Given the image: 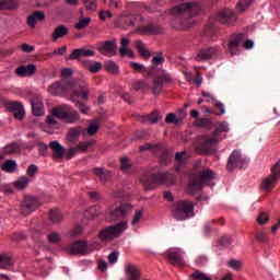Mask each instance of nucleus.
<instances>
[{"instance_id":"f8f14e48","label":"nucleus","mask_w":280,"mask_h":280,"mask_svg":"<svg viewBox=\"0 0 280 280\" xmlns=\"http://www.w3.org/2000/svg\"><path fill=\"white\" fill-rule=\"evenodd\" d=\"M96 49L102 56H108V58L117 55V39L98 42Z\"/></svg>"},{"instance_id":"7c9ffc66","label":"nucleus","mask_w":280,"mask_h":280,"mask_svg":"<svg viewBox=\"0 0 280 280\" xmlns=\"http://www.w3.org/2000/svg\"><path fill=\"white\" fill-rule=\"evenodd\" d=\"M183 116H176V114L174 113H170L166 115L165 118V122L166 124H180V121H183V119H185V117H187V112L186 110H182Z\"/></svg>"},{"instance_id":"f3484780","label":"nucleus","mask_w":280,"mask_h":280,"mask_svg":"<svg viewBox=\"0 0 280 280\" xmlns=\"http://www.w3.org/2000/svg\"><path fill=\"white\" fill-rule=\"evenodd\" d=\"M245 38L246 35L243 33L232 36L228 44V51L231 54V56H235V54H237V47H240L242 43H244Z\"/></svg>"},{"instance_id":"8fccbe9b","label":"nucleus","mask_w":280,"mask_h":280,"mask_svg":"<svg viewBox=\"0 0 280 280\" xmlns=\"http://www.w3.org/2000/svg\"><path fill=\"white\" fill-rule=\"evenodd\" d=\"M135 91H145L150 89V84L145 81H137L133 83Z\"/></svg>"},{"instance_id":"4be33fe9","label":"nucleus","mask_w":280,"mask_h":280,"mask_svg":"<svg viewBox=\"0 0 280 280\" xmlns=\"http://www.w3.org/2000/svg\"><path fill=\"white\" fill-rule=\"evenodd\" d=\"M95 56V50H89L86 48L74 49L69 56V60H80V58H91Z\"/></svg>"},{"instance_id":"338daca9","label":"nucleus","mask_w":280,"mask_h":280,"mask_svg":"<svg viewBox=\"0 0 280 280\" xmlns=\"http://www.w3.org/2000/svg\"><path fill=\"white\" fill-rule=\"evenodd\" d=\"M256 240L261 244H266V242H268V234H266V232H257Z\"/></svg>"},{"instance_id":"3c124183","label":"nucleus","mask_w":280,"mask_h":280,"mask_svg":"<svg viewBox=\"0 0 280 280\" xmlns=\"http://www.w3.org/2000/svg\"><path fill=\"white\" fill-rule=\"evenodd\" d=\"M132 164L130 163V159L128 158H121L120 159V170L122 172H128V170H131Z\"/></svg>"},{"instance_id":"6e6552de","label":"nucleus","mask_w":280,"mask_h":280,"mask_svg":"<svg viewBox=\"0 0 280 280\" xmlns=\"http://www.w3.org/2000/svg\"><path fill=\"white\" fill-rule=\"evenodd\" d=\"M194 207L195 205L190 200L179 201L175 205L173 217L175 220H189V218L196 215Z\"/></svg>"},{"instance_id":"de8ad7c7","label":"nucleus","mask_w":280,"mask_h":280,"mask_svg":"<svg viewBox=\"0 0 280 280\" xmlns=\"http://www.w3.org/2000/svg\"><path fill=\"white\" fill-rule=\"evenodd\" d=\"M100 130V125L96 122H92L88 126L86 133L89 137H95Z\"/></svg>"},{"instance_id":"603ef678","label":"nucleus","mask_w":280,"mask_h":280,"mask_svg":"<svg viewBox=\"0 0 280 280\" xmlns=\"http://www.w3.org/2000/svg\"><path fill=\"white\" fill-rule=\"evenodd\" d=\"M46 124L57 129L60 128V122L56 121V116H54V114L46 117Z\"/></svg>"},{"instance_id":"774afa93","label":"nucleus","mask_w":280,"mask_h":280,"mask_svg":"<svg viewBox=\"0 0 280 280\" xmlns=\"http://www.w3.org/2000/svg\"><path fill=\"white\" fill-rule=\"evenodd\" d=\"M35 1H36L37 8H49L50 4L52 3L51 0H35Z\"/></svg>"},{"instance_id":"a19ab883","label":"nucleus","mask_w":280,"mask_h":280,"mask_svg":"<svg viewBox=\"0 0 280 280\" xmlns=\"http://www.w3.org/2000/svg\"><path fill=\"white\" fill-rule=\"evenodd\" d=\"M135 21L136 19L132 15H124L120 18V23L125 28L135 26Z\"/></svg>"},{"instance_id":"680f3d73","label":"nucleus","mask_w":280,"mask_h":280,"mask_svg":"<svg viewBox=\"0 0 280 280\" xmlns=\"http://www.w3.org/2000/svg\"><path fill=\"white\" fill-rule=\"evenodd\" d=\"M83 231L82 225H77L71 230L69 235L70 237H78V235H82Z\"/></svg>"},{"instance_id":"2f4dec72","label":"nucleus","mask_w":280,"mask_h":280,"mask_svg":"<svg viewBox=\"0 0 280 280\" xmlns=\"http://www.w3.org/2000/svg\"><path fill=\"white\" fill-rule=\"evenodd\" d=\"M19 152H21V145L16 142H12L4 147L2 154L5 156V154H19Z\"/></svg>"},{"instance_id":"473e14b6","label":"nucleus","mask_w":280,"mask_h":280,"mask_svg":"<svg viewBox=\"0 0 280 280\" xmlns=\"http://www.w3.org/2000/svg\"><path fill=\"white\" fill-rule=\"evenodd\" d=\"M96 141L95 140H89L84 142H79L77 144V150L84 154L85 152H89V148H93L95 145Z\"/></svg>"},{"instance_id":"aec40b11","label":"nucleus","mask_w":280,"mask_h":280,"mask_svg":"<svg viewBox=\"0 0 280 280\" xmlns=\"http://www.w3.org/2000/svg\"><path fill=\"white\" fill-rule=\"evenodd\" d=\"M37 71L36 65L31 63L27 66H20L15 69L16 75H20V78H32Z\"/></svg>"},{"instance_id":"a18cd8bd","label":"nucleus","mask_w":280,"mask_h":280,"mask_svg":"<svg viewBox=\"0 0 280 280\" xmlns=\"http://www.w3.org/2000/svg\"><path fill=\"white\" fill-rule=\"evenodd\" d=\"M191 280H211V277L207 276V273L196 270L194 273L190 275Z\"/></svg>"},{"instance_id":"37998d69","label":"nucleus","mask_w":280,"mask_h":280,"mask_svg":"<svg viewBox=\"0 0 280 280\" xmlns=\"http://www.w3.org/2000/svg\"><path fill=\"white\" fill-rule=\"evenodd\" d=\"M91 24V18H80L79 22L74 25L75 30H85Z\"/></svg>"},{"instance_id":"09e8293b","label":"nucleus","mask_w":280,"mask_h":280,"mask_svg":"<svg viewBox=\"0 0 280 280\" xmlns=\"http://www.w3.org/2000/svg\"><path fill=\"white\" fill-rule=\"evenodd\" d=\"M47 237H48L49 244H60V240H61L60 233L51 232L50 234H48Z\"/></svg>"},{"instance_id":"6ab92c4d","label":"nucleus","mask_w":280,"mask_h":280,"mask_svg":"<svg viewBox=\"0 0 280 280\" xmlns=\"http://www.w3.org/2000/svg\"><path fill=\"white\" fill-rule=\"evenodd\" d=\"M88 244L85 241H77L69 245V255H84L86 253Z\"/></svg>"},{"instance_id":"a878e982","label":"nucleus","mask_w":280,"mask_h":280,"mask_svg":"<svg viewBox=\"0 0 280 280\" xmlns=\"http://www.w3.org/2000/svg\"><path fill=\"white\" fill-rule=\"evenodd\" d=\"M92 174H94L101 183H106L113 176V173L104 167L92 168Z\"/></svg>"},{"instance_id":"4c0bfd02","label":"nucleus","mask_w":280,"mask_h":280,"mask_svg":"<svg viewBox=\"0 0 280 280\" xmlns=\"http://www.w3.org/2000/svg\"><path fill=\"white\" fill-rule=\"evenodd\" d=\"M49 218L52 224H60L62 222V212L60 210H50Z\"/></svg>"},{"instance_id":"4d7b16f0","label":"nucleus","mask_w":280,"mask_h":280,"mask_svg":"<svg viewBox=\"0 0 280 280\" xmlns=\"http://www.w3.org/2000/svg\"><path fill=\"white\" fill-rule=\"evenodd\" d=\"M129 65L136 73H144V71H145V67L141 63L131 61V62H129Z\"/></svg>"},{"instance_id":"0eeeda50","label":"nucleus","mask_w":280,"mask_h":280,"mask_svg":"<svg viewBox=\"0 0 280 280\" xmlns=\"http://www.w3.org/2000/svg\"><path fill=\"white\" fill-rule=\"evenodd\" d=\"M51 113L57 119L65 121V124H77V121H80V114L67 105L55 107L51 109Z\"/></svg>"},{"instance_id":"5701e85b","label":"nucleus","mask_w":280,"mask_h":280,"mask_svg":"<svg viewBox=\"0 0 280 280\" xmlns=\"http://www.w3.org/2000/svg\"><path fill=\"white\" fill-rule=\"evenodd\" d=\"M279 178H280V175H275L273 173H271V176H268L265 179H262V183L260 186L261 189H264V191H272Z\"/></svg>"},{"instance_id":"9d476101","label":"nucleus","mask_w":280,"mask_h":280,"mask_svg":"<svg viewBox=\"0 0 280 280\" xmlns=\"http://www.w3.org/2000/svg\"><path fill=\"white\" fill-rule=\"evenodd\" d=\"M40 207V201L34 196L26 195L20 205V211L22 215H30L33 211H36Z\"/></svg>"},{"instance_id":"864d4df0","label":"nucleus","mask_w":280,"mask_h":280,"mask_svg":"<svg viewBox=\"0 0 280 280\" xmlns=\"http://www.w3.org/2000/svg\"><path fill=\"white\" fill-rule=\"evenodd\" d=\"M12 266V259L0 254V268H10Z\"/></svg>"},{"instance_id":"1a4fd4ad","label":"nucleus","mask_w":280,"mask_h":280,"mask_svg":"<svg viewBox=\"0 0 280 280\" xmlns=\"http://www.w3.org/2000/svg\"><path fill=\"white\" fill-rule=\"evenodd\" d=\"M163 84H172V77L165 70H161V73L155 75L152 80L151 92L153 95H161L163 92Z\"/></svg>"},{"instance_id":"c85d7f7f","label":"nucleus","mask_w":280,"mask_h":280,"mask_svg":"<svg viewBox=\"0 0 280 280\" xmlns=\"http://www.w3.org/2000/svg\"><path fill=\"white\" fill-rule=\"evenodd\" d=\"M82 66L90 71V73H100V71H102V62L100 61L85 60L82 61Z\"/></svg>"},{"instance_id":"5fc2aeb1","label":"nucleus","mask_w":280,"mask_h":280,"mask_svg":"<svg viewBox=\"0 0 280 280\" xmlns=\"http://www.w3.org/2000/svg\"><path fill=\"white\" fill-rule=\"evenodd\" d=\"M270 221V215L268 212H260L259 215L257 217V222L258 224H268Z\"/></svg>"},{"instance_id":"e433bc0d","label":"nucleus","mask_w":280,"mask_h":280,"mask_svg":"<svg viewBox=\"0 0 280 280\" xmlns=\"http://www.w3.org/2000/svg\"><path fill=\"white\" fill-rule=\"evenodd\" d=\"M1 170L12 174V172L16 170V162L14 160H7L3 164H1Z\"/></svg>"},{"instance_id":"2eb2a0df","label":"nucleus","mask_w":280,"mask_h":280,"mask_svg":"<svg viewBox=\"0 0 280 280\" xmlns=\"http://www.w3.org/2000/svg\"><path fill=\"white\" fill-rule=\"evenodd\" d=\"M166 261L172 266H177L178 268H183L187 266L185 262V258H183V252L180 250H168L165 255Z\"/></svg>"},{"instance_id":"b1692460","label":"nucleus","mask_w":280,"mask_h":280,"mask_svg":"<svg viewBox=\"0 0 280 280\" xmlns=\"http://www.w3.org/2000/svg\"><path fill=\"white\" fill-rule=\"evenodd\" d=\"M139 32L144 36H149V34H163L165 30L159 24H149L147 26L140 27Z\"/></svg>"},{"instance_id":"7ed1b4c3","label":"nucleus","mask_w":280,"mask_h":280,"mask_svg":"<svg viewBox=\"0 0 280 280\" xmlns=\"http://www.w3.org/2000/svg\"><path fill=\"white\" fill-rule=\"evenodd\" d=\"M140 182L143 185L144 191H150V189H156L160 185H176V176L170 172H160L150 177L144 175L140 178Z\"/></svg>"},{"instance_id":"bf43d9fd","label":"nucleus","mask_w":280,"mask_h":280,"mask_svg":"<svg viewBox=\"0 0 280 280\" xmlns=\"http://www.w3.org/2000/svg\"><path fill=\"white\" fill-rule=\"evenodd\" d=\"M228 266L233 270H242V260L230 259Z\"/></svg>"},{"instance_id":"cd10ccee","label":"nucleus","mask_w":280,"mask_h":280,"mask_svg":"<svg viewBox=\"0 0 280 280\" xmlns=\"http://www.w3.org/2000/svg\"><path fill=\"white\" fill-rule=\"evenodd\" d=\"M65 36H69V27L61 24L57 27H55L52 34H51V40L52 43H57L59 38H65Z\"/></svg>"},{"instance_id":"e2e57ef3","label":"nucleus","mask_w":280,"mask_h":280,"mask_svg":"<svg viewBox=\"0 0 280 280\" xmlns=\"http://www.w3.org/2000/svg\"><path fill=\"white\" fill-rule=\"evenodd\" d=\"M162 117L159 115V113L154 112L151 115L147 116V121H149L150 124H158L159 119H161Z\"/></svg>"},{"instance_id":"79ce46f5","label":"nucleus","mask_w":280,"mask_h":280,"mask_svg":"<svg viewBox=\"0 0 280 280\" xmlns=\"http://www.w3.org/2000/svg\"><path fill=\"white\" fill-rule=\"evenodd\" d=\"M15 189H25L30 185V178L20 177L16 182L13 183Z\"/></svg>"},{"instance_id":"58836bf2","label":"nucleus","mask_w":280,"mask_h":280,"mask_svg":"<svg viewBox=\"0 0 280 280\" xmlns=\"http://www.w3.org/2000/svg\"><path fill=\"white\" fill-rule=\"evenodd\" d=\"M186 154L185 151H182V152H177L175 154V161H176V164H175V172H180V170H183V164L185 163V161H183V156Z\"/></svg>"},{"instance_id":"412c9836","label":"nucleus","mask_w":280,"mask_h":280,"mask_svg":"<svg viewBox=\"0 0 280 280\" xmlns=\"http://www.w3.org/2000/svg\"><path fill=\"white\" fill-rule=\"evenodd\" d=\"M43 23L45 21V12L43 11H33L31 15L27 16L26 24L28 27L34 30L36 27V23Z\"/></svg>"},{"instance_id":"0e129e2a","label":"nucleus","mask_w":280,"mask_h":280,"mask_svg":"<svg viewBox=\"0 0 280 280\" xmlns=\"http://www.w3.org/2000/svg\"><path fill=\"white\" fill-rule=\"evenodd\" d=\"M37 173H38V166H36V164L30 165L28 168L26 170V174L27 176H31V178H34V176H36Z\"/></svg>"},{"instance_id":"c03bdc74","label":"nucleus","mask_w":280,"mask_h":280,"mask_svg":"<svg viewBox=\"0 0 280 280\" xmlns=\"http://www.w3.org/2000/svg\"><path fill=\"white\" fill-rule=\"evenodd\" d=\"M88 12H95L97 10V0H81Z\"/></svg>"},{"instance_id":"69168bd1","label":"nucleus","mask_w":280,"mask_h":280,"mask_svg":"<svg viewBox=\"0 0 280 280\" xmlns=\"http://www.w3.org/2000/svg\"><path fill=\"white\" fill-rule=\"evenodd\" d=\"M231 242H233V238L230 235L219 238L220 246H231Z\"/></svg>"},{"instance_id":"052dcab7","label":"nucleus","mask_w":280,"mask_h":280,"mask_svg":"<svg viewBox=\"0 0 280 280\" xmlns=\"http://www.w3.org/2000/svg\"><path fill=\"white\" fill-rule=\"evenodd\" d=\"M213 103L214 108L219 110V113H215V115H224L226 113V109H224V104L215 101L213 97L211 98Z\"/></svg>"},{"instance_id":"ea45409f","label":"nucleus","mask_w":280,"mask_h":280,"mask_svg":"<svg viewBox=\"0 0 280 280\" xmlns=\"http://www.w3.org/2000/svg\"><path fill=\"white\" fill-rule=\"evenodd\" d=\"M254 0H240V2L236 4L237 12H246L250 5H253Z\"/></svg>"},{"instance_id":"dca6fc26","label":"nucleus","mask_w":280,"mask_h":280,"mask_svg":"<svg viewBox=\"0 0 280 280\" xmlns=\"http://www.w3.org/2000/svg\"><path fill=\"white\" fill-rule=\"evenodd\" d=\"M217 21L223 23V25H231L237 21V14L231 9H225L219 12Z\"/></svg>"},{"instance_id":"9b49d317","label":"nucleus","mask_w":280,"mask_h":280,"mask_svg":"<svg viewBox=\"0 0 280 280\" xmlns=\"http://www.w3.org/2000/svg\"><path fill=\"white\" fill-rule=\"evenodd\" d=\"M215 56H220V47H203L196 52L194 58L196 62H207Z\"/></svg>"},{"instance_id":"ddd939ff","label":"nucleus","mask_w":280,"mask_h":280,"mask_svg":"<svg viewBox=\"0 0 280 280\" xmlns=\"http://www.w3.org/2000/svg\"><path fill=\"white\" fill-rule=\"evenodd\" d=\"M128 213H132V205L129 202H124L117 206L114 210L109 211V218L114 222H117V220H124Z\"/></svg>"},{"instance_id":"f704fd0d","label":"nucleus","mask_w":280,"mask_h":280,"mask_svg":"<svg viewBox=\"0 0 280 280\" xmlns=\"http://www.w3.org/2000/svg\"><path fill=\"white\" fill-rule=\"evenodd\" d=\"M195 126L197 128H206L207 130H211L213 122L209 118H198L195 121Z\"/></svg>"},{"instance_id":"13d9d810","label":"nucleus","mask_w":280,"mask_h":280,"mask_svg":"<svg viewBox=\"0 0 280 280\" xmlns=\"http://www.w3.org/2000/svg\"><path fill=\"white\" fill-rule=\"evenodd\" d=\"M221 132H229V126L225 125V122L219 124V127L213 131V133L217 135L218 139H220Z\"/></svg>"},{"instance_id":"49530a36","label":"nucleus","mask_w":280,"mask_h":280,"mask_svg":"<svg viewBox=\"0 0 280 280\" xmlns=\"http://www.w3.org/2000/svg\"><path fill=\"white\" fill-rule=\"evenodd\" d=\"M153 67H159L165 62V57H163V52H156L155 56L151 60Z\"/></svg>"},{"instance_id":"6e6d98bb","label":"nucleus","mask_w":280,"mask_h":280,"mask_svg":"<svg viewBox=\"0 0 280 280\" xmlns=\"http://www.w3.org/2000/svg\"><path fill=\"white\" fill-rule=\"evenodd\" d=\"M23 105L19 102H10L8 104V110H10V113H16L18 110L22 109Z\"/></svg>"},{"instance_id":"72a5a7b5","label":"nucleus","mask_w":280,"mask_h":280,"mask_svg":"<svg viewBox=\"0 0 280 280\" xmlns=\"http://www.w3.org/2000/svg\"><path fill=\"white\" fill-rule=\"evenodd\" d=\"M19 3L13 0H0V10H16Z\"/></svg>"},{"instance_id":"20e7f679","label":"nucleus","mask_w":280,"mask_h":280,"mask_svg":"<svg viewBox=\"0 0 280 280\" xmlns=\"http://www.w3.org/2000/svg\"><path fill=\"white\" fill-rule=\"evenodd\" d=\"M215 178V174L210 168H203L199 173H192L190 183L186 189V194L194 196L196 191H200L203 185H212L211 180Z\"/></svg>"},{"instance_id":"bb28decb","label":"nucleus","mask_w":280,"mask_h":280,"mask_svg":"<svg viewBox=\"0 0 280 280\" xmlns=\"http://www.w3.org/2000/svg\"><path fill=\"white\" fill-rule=\"evenodd\" d=\"M49 148L52 150V159L58 161V159H62L65 156V147L61 145L58 141H52L49 143Z\"/></svg>"},{"instance_id":"f257e3e1","label":"nucleus","mask_w":280,"mask_h":280,"mask_svg":"<svg viewBox=\"0 0 280 280\" xmlns=\"http://www.w3.org/2000/svg\"><path fill=\"white\" fill-rule=\"evenodd\" d=\"M50 95H70L72 102L81 100H89V85L80 79H63L55 82L48 88Z\"/></svg>"},{"instance_id":"a211bd4d","label":"nucleus","mask_w":280,"mask_h":280,"mask_svg":"<svg viewBox=\"0 0 280 280\" xmlns=\"http://www.w3.org/2000/svg\"><path fill=\"white\" fill-rule=\"evenodd\" d=\"M81 135H82V127L75 126V127L69 128L66 135L67 143H69V145H73L74 143H78V139H80Z\"/></svg>"},{"instance_id":"423d86ee","label":"nucleus","mask_w":280,"mask_h":280,"mask_svg":"<svg viewBox=\"0 0 280 280\" xmlns=\"http://www.w3.org/2000/svg\"><path fill=\"white\" fill-rule=\"evenodd\" d=\"M126 229H128V222L126 221L109 225L98 232V240H101V242H112V240L119 237Z\"/></svg>"},{"instance_id":"393cba45","label":"nucleus","mask_w":280,"mask_h":280,"mask_svg":"<svg viewBox=\"0 0 280 280\" xmlns=\"http://www.w3.org/2000/svg\"><path fill=\"white\" fill-rule=\"evenodd\" d=\"M31 104L33 108V115L36 117H42V115H45V105L43 104V100L40 97L32 98Z\"/></svg>"},{"instance_id":"c756f323","label":"nucleus","mask_w":280,"mask_h":280,"mask_svg":"<svg viewBox=\"0 0 280 280\" xmlns=\"http://www.w3.org/2000/svg\"><path fill=\"white\" fill-rule=\"evenodd\" d=\"M135 47L142 58H150V49L145 47L142 40L138 39L135 42Z\"/></svg>"},{"instance_id":"f03ea898","label":"nucleus","mask_w":280,"mask_h":280,"mask_svg":"<svg viewBox=\"0 0 280 280\" xmlns=\"http://www.w3.org/2000/svg\"><path fill=\"white\" fill-rule=\"evenodd\" d=\"M200 12L198 2H187L176 5L172 9V14L175 19L172 21V27L175 30H189L191 19Z\"/></svg>"},{"instance_id":"39448f33","label":"nucleus","mask_w":280,"mask_h":280,"mask_svg":"<svg viewBox=\"0 0 280 280\" xmlns=\"http://www.w3.org/2000/svg\"><path fill=\"white\" fill-rule=\"evenodd\" d=\"M220 143V138L217 137L214 132L211 135H202L197 137V143L195 145V151L200 156H209V154L213 153V145H218Z\"/></svg>"},{"instance_id":"4468645a","label":"nucleus","mask_w":280,"mask_h":280,"mask_svg":"<svg viewBox=\"0 0 280 280\" xmlns=\"http://www.w3.org/2000/svg\"><path fill=\"white\" fill-rule=\"evenodd\" d=\"M237 167H244V158H242V153L237 150H234L226 164L228 172H233V170H237Z\"/></svg>"},{"instance_id":"c9c22d12","label":"nucleus","mask_w":280,"mask_h":280,"mask_svg":"<svg viewBox=\"0 0 280 280\" xmlns=\"http://www.w3.org/2000/svg\"><path fill=\"white\" fill-rule=\"evenodd\" d=\"M104 69L107 71V73H112V75H117V73H119V67L117 63H115V61H106Z\"/></svg>"}]
</instances>
